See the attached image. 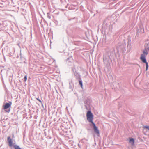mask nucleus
<instances>
[{"instance_id": "obj_1", "label": "nucleus", "mask_w": 149, "mask_h": 149, "mask_svg": "<svg viewBox=\"0 0 149 149\" xmlns=\"http://www.w3.org/2000/svg\"><path fill=\"white\" fill-rule=\"evenodd\" d=\"M148 54V52L147 51L146 49H145L143 52L142 54L141 55V56L140 58V59L142 61L145 63L146 65V71H147L148 67V63L146 61V57Z\"/></svg>"}, {"instance_id": "obj_2", "label": "nucleus", "mask_w": 149, "mask_h": 149, "mask_svg": "<svg viewBox=\"0 0 149 149\" xmlns=\"http://www.w3.org/2000/svg\"><path fill=\"white\" fill-rule=\"evenodd\" d=\"M12 105V102L6 103L3 106V108L6 112L9 113L10 111V107Z\"/></svg>"}, {"instance_id": "obj_3", "label": "nucleus", "mask_w": 149, "mask_h": 149, "mask_svg": "<svg viewBox=\"0 0 149 149\" xmlns=\"http://www.w3.org/2000/svg\"><path fill=\"white\" fill-rule=\"evenodd\" d=\"M86 117L87 120L92 124L94 123L93 122V116L92 113L91 111H88L87 112L86 114Z\"/></svg>"}, {"instance_id": "obj_4", "label": "nucleus", "mask_w": 149, "mask_h": 149, "mask_svg": "<svg viewBox=\"0 0 149 149\" xmlns=\"http://www.w3.org/2000/svg\"><path fill=\"white\" fill-rule=\"evenodd\" d=\"M92 125L93 126L94 132L97 134L98 136H99V132L97 127L96 126L94 123H93Z\"/></svg>"}, {"instance_id": "obj_5", "label": "nucleus", "mask_w": 149, "mask_h": 149, "mask_svg": "<svg viewBox=\"0 0 149 149\" xmlns=\"http://www.w3.org/2000/svg\"><path fill=\"white\" fill-rule=\"evenodd\" d=\"M7 140L9 143V146H12L13 145V142L10 137H8L7 138Z\"/></svg>"}, {"instance_id": "obj_6", "label": "nucleus", "mask_w": 149, "mask_h": 149, "mask_svg": "<svg viewBox=\"0 0 149 149\" xmlns=\"http://www.w3.org/2000/svg\"><path fill=\"white\" fill-rule=\"evenodd\" d=\"M129 142L130 143L131 145L133 146L134 143V139L132 138H129Z\"/></svg>"}, {"instance_id": "obj_7", "label": "nucleus", "mask_w": 149, "mask_h": 149, "mask_svg": "<svg viewBox=\"0 0 149 149\" xmlns=\"http://www.w3.org/2000/svg\"><path fill=\"white\" fill-rule=\"evenodd\" d=\"M14 147L15 149H21L19 146L17 145H15Z\"/></svg>"}, {"instance_id": "obj_8", "label": "nucleus", "mask_w": 149, "mask_h": 149, "mask_svg": "<svg viewBox=\"0 0 149 149\" xmlns=\"http://www.w3.org/2000/svg\"><path fill=\"white\" fill-rule=\"evenodd\" d=\"M143 127L144 128L147 129L149 130V126H143Z\"/></svg>"}, {"instance_id": "obj_9", "label": "nucleus", "mask_w": 149, "mask_h": 149, "mask_svg": "<svg viewBox=\"0 0 149 149\" xmlns=\"http://www.w3.org/2000/svg\"><path fill=\"white\" fill-rule=\"evenodd\" d=\"M79 84L80 85L81 87L82 88L83 86L82 82L81 81H79Z\"/></svg>"}, {"instance_id": "obj_10", "label": "nucleus", "mask_w": 149, "mask_h": 149, "mask_svg": "<svg viewBox=\"0 0 149 149\" xmlns=\"http://www.w3.org/2000/svg\"><path fill=\"white\" fill-rule=\"evenodd\" d=\"M24 81H26L27 79V76L26 75H25L24 77Z\"/></svg>"}, {"instance_id": "obj_11", "label": "nucleus", "mask_w": 149, "mask_h": 149, "mask_svg": "<svg viewBox=\"0 0 149 149\" xmlns=\"http://www.w3.org/2000/svg\"><path fill=\"white\" fill-rule=\"evenodd\" d=\"M37 100H38L39 102H42V101L40 100L38 98H37Z\"/></svg>"}]
</instances>
